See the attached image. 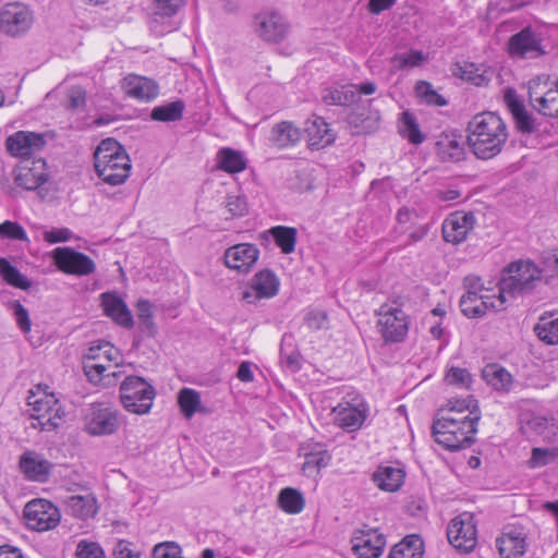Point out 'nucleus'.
<instances>
[{
	"instance_id": "58",
	"label": "nucleus",
	"mask_w": 558,
	"mask_h": 558,
	"mask_svg": "<svg viewBox=\"0 0 558 558\" xmlns=\"http://www.w3.org/2000/svg\"><path fill=\"white\" fill-rule=\"evenodd\" d=\"M349 122L355 129V132L352 133L353 135L368 134L378 128L377 119L371 117L360 119L357 116H351Z\"/></svg>"
},
{
	"instance_id": "3",
	"label": "nucleus",
	"mask_w": 558,
	"mask_h": 558,
	"mask_svg": "<svg viewBox=\"0 0 558 558\" xmlns=\"http://www.w3.org/2000/svg\"><path fill=\"white\" fill-rule=\"evenodd\" d=\"M476 432L474 421L437 417L433 423L435 441L449 451L470 447L475 441Z\"/></svg>"
},
{
	"instance_id": "45",
	"label": "nucleus",
	"mask_w": 558,
	"mask_h": 558,
	"mask_svg": "<svg viewBox=\"0 0 558 558\" xmlns=\"http://www.w3.org/2000/svg\"><path fill=\"white\" fill-rule=\"evenodd\" d=\"M415 93L427 105L442 107L447 105V100L439 95L429 84L425 81H420L415 85Z\"/></svg>"
},
{
	"instance_id": "25",
	"label": "nucleus",
	"mask_w": 558,
	"mask_h": 558,
	"mask_svg": "<svg viewBox=\"0 0 558 558\" xmlns=\"http://www.w3.org/2000/svg\"><path fill=\"white\" fill-rule=\"evenodd\" d=\"M509 52L521 58H535L543 53L539 39L529 27L510 38Z\"/></svg>"
},
{
	"instance_id": "22",
	"label": "nucleus",
	"mask_w": 558,
	"mask_h": 558,
	"mask_svg": "<svg viewBox=\"0 0 558 558\" xmlns=\"http://www.w3.org/2000/svg\"><path fill=\"white\" fill-rule=\"evenodd\" d=\"M125 94L141 101H150L159 95L158 84L148 77L130 74L123 80Z\"/></svg>"
},
{
	"instance_id": "20",
	"label": "nucleus",
	"mask_w": 558,
	"mask_h": 558,
	"mask_svg": "<svg viewBox=\"0 0 558 558\" xmlns=\"http://www.w3.org/2000/svg\"><path fill=\"white\" fill-rule=\"evenodd\" d=\"M526 535L522 527L507 526L496 539V546L502 558H519L526 550Z\"/></svg>"
},
{
	"instance_id": "17",
	"label": "nucleus",
	"mask_w": 558,
	"mask_h": 558,
	"mask_svg": "<svg viewBox=\"0 0 558 558\" xmlns=\"http://www.w3.org/2000/svg\"><path fill=\"white\" fill-rule=\"evenodd\" d=\"M119 424L117 411L96 404L92 407L86 430L94 436L110 435L118 429Z\"/></svg>"
},
{
	"instance_id": "23",
	"label": "nucleus",
	"mask_w": 558,
	"mask_h": 558,
	"mask_svg": "<svg viewBox=\"0 0 558 558\" xmlns=\"http://www.w3.org/2000/svg\"><path fill=\"white\" fill-rule=\"evenodd\" d=\"M366 405L363 402L356 404L349 402L340 403L335 409V420L341 428L348 432H354L361 428L366 420Z\"/></svg>"
},
{
	"instance_id": "64",
	"label": "nucleus",
	"mask_w": 558,
	"mask_h": 558,
	"mask_svg": "<svg viewBox=\"0 0 558 558\" xmlns=\"http://www.w3.org/2000/svg\"><path fill=\"white\" fill-rule=\"evenodd\" d=\"M68 98V109L78 110L86 104V92L80 86H74L69 90Z\"/></svg>"
},
{
	"instance_id": "44",
	"label": "nucleus",
	"mask_w": 558,
	"mask_h": 558,
	"mask_svg": "<svg viewBox=\"0 0 558 558\" xmlns=\"http://www.w3.org/2000/svg\"><path fill=\"white\" fill-rule=\"evenodd\" d=\"M462 144H468V149L483 160L490 159L501 151V142H462Z\"/></svg>"
},
{
	"instance_id": "57",
	"label": "nucleus",
	"mask_w": 558,
	"mask_h": 558,
	"mask_svg": "<svg viewBox=\"0 0 558 558\" xmlns=\"http://www.w3.org/2000/svg\"><path fill=\"white\" fill-rule=\"evenodd\" d=\"M425 60V56L422 51H410L409 53H401L395 57V62L399 69H407L418 66Z\"/></svg>"
},
{
	"instance_id": "48",
	"label": "nucleus",
	"mask_w": 558,
	"mask_h": 558,
	"mask_svg": "<svg viewBox=\"0 0 558 558\" xmlns=\"http://www.w3.org/2000/svg\"><path fill=\"white\" fill-rule=\"evenodd\" d=\"M0 238L16 240V241H28V236L24 228L16 221L5 220L0 223Z\"/></svg>"
},
{
	"instance_id": "15",
	"label": "nucleus",
	"mask_w": 558,
	"mask_h": 558,
	"mask_svg": "<svg viewBox=\"0 0 558 558\" xmlns=\"http://www.w3.org/2000/svg\"><path fill=\"white\" fill-rule=\"evenodd\" d=\"M475 216L471 211H454L442 223V236L446 242L459 244L474 228Z\"/></svg>"
},
{
	"instance_id": "1",
	"label": "nucleus",
	"mask_w": 558,
	"mask_h": 558,
	"mask_svg": "<svg viewBox=\"0 0 558 558\" xmlns=\"http://www.w3.org/2000/svg\"><path fill=\"white\" fill-rule=\"evenodd\" d=\"M543 270L531 260H517L509 264L502 271L499 281L498 304L490 303L496 311L504 308L509 298L532 293L542 282Z\"/></svg>"
},
{
	"instance_id": "54",
	"label": "nucleus",
	"mask_w": 558,
	"mask_h": 558,
	"mask_svg": "<svg viewBox=\"0 0 558 558\" xmlns=\"http://www.w3.org/2000/svg\"><path fill=\"white\" fill-rule=\"evenodd\" d=\"M185 0H155L154 14L162 17L174 15L184 4Z\"/></svg>"
},
{
	"instance_id": "16",
	"label": "nucleus",
	"mask_w": 558,
	"mask_h": 558,
	"mask_svg": "<svg viewBox=\"0 0 558 558\" xmlns=\"http://www.w3.org/2000/svg\"><path fill=\"white\" fill-rule=\"evenodd\" d=\"M468 130L472 135L486 136L487 140H499L507 137V126L502 119L494 112H482L473 117L469 122Z\"/></svg>"
},
{
	"instance_id": "61",
	"label": "nucleus",
	"mask_w": 558,
	"mask_h": 558,
	"mask_svg": "<svg viewBox=\"0 0 558 558\" xmlns=\"http://www.w3.org/2000/svg\"><path fill=\"white\" fill-rule=\"evenodd\" d=\"M226 207L232 217H242L247 213V203L242 196H228Z\"/></svg>"
},
{
	"instance_id": "14",
	"label": "nucleus",
	"mask_w": 558,
	"mask_h": 558,
	"mask_svg": "<svg viewBox=\"0 0 558 558\" xmlns=\"http://www.w3.org/2000/svg\"><path fill=\"white\" fill-rule=\"evenodd\" d=\"M46 160L34 158L31 162L20 163L14 170V182L25 190H36L48 181Z\"/></svg>"
},
{
	"instance_id": "30",
	"label": "nucleus",
	"mask_w": 558,
	"mask_h": 558,
	"mask_svg": "<svg viewBox=\"0 0 558 558\" xmlns=\"http://www.w3.org/2000/svg\"><path fill=\"white\" fill-rule=\"evenodd\" d=\"M84 373L88 380L94 385H102L104 387L116 385L121 372H109L108 367L100 363H85Z\"/></svg>"
},
{
	"instance_id": "47",
	"label": "nucleus",
	"mask_w": 558,
	"mask_h": 558,
	"mask_svg": "<svg viewBox=\"0 0 558 558\" xmlns=\"http://www.w3.org/2000/svg\"><path fill=\"white\" fill-rule=\"evenodd\" d=\"M558 458V448H533L529 460L530 468H541L554 462Z\"/></svg>"
},
{
	"instance_id": "56",
	"label": "nucleus",
	"mask_w": 558,
	"mask_h": 558,
	"mask_svg": "<svg viewBox=\"0 0 558 558\" xmlns=\"http://www.w3.org/2000/svg\"><path fill=\"white\" fill-rule=\"evenodd\" d=\"M153 558H183L182 549L174 542L160 543L154 547Z\"/></svg>"
},
{
	"instance_id": "39",
	"label": "nucleus",
	"mask_w": 558,
	"mask_h": 558,
	"mask_svg": "<svg viewBox=\"0 0 558 558\" xmlns=\"http://www.w3.org/2000/svg\"><path fill=\"white\" fill-rule=\"evenodd\" d=\"M487 299H471V296H462L460 300L461 312L469 318H480L484 316L488 308H493ZM497 304L496 302H494ZM494 310H496L494 307Z\"/></svg>"
},
{
	"instance_id": "21",
	"label": "nucleus",
	"mask_w": 558,
	"mask_h": 558,
	"mask_svg": "<svg viewBox=\"0 0 558 558\" xmlns=\"http://www.w3.org/2000/svg\"><path fill=\"white\" fill-rule=\"evenodd\" d=\"M19 464L26 478L39 483L48 481L52 469V463L35 451L24 452Z\"/></svg>"
},
{
	"instance_id": "13",
	"label": "nucleus",
	"mask_w": 558,
	"mask_h": 558,
	"mask_svg": "<svg viewBox=\"0 0 558 558\" xmlns=\"http://www.w3.org/2000/svg\"><path fill=\"white\" fill-rule=\"evenodd\" d=\"M351 543L359 558H378L386 545V538L377 529H362L353 534Z\"/></svg>"
},
{
	"instance_id": "2",
	"label": "nucleus",
	"mask_w": 558,
	"mask_h": 558,
	"mask_svg": "<svg viewBox=\"0 0 558 558\" xmlns=\"http://www.w3.org/2000/svg\"><path fill=\"white\" fill-rule=\"evenodd\" d=\"M94 159L98 177L110 185H120L130 175L131 160L120 142H99Z\"/></svg>"
},
{
	"instance_id": "29",
	"label": "nucleus",
	"mask_w": 558,
	"mask_h": 558,
	"mask_svg": "<svg viewBox=\"0 0 558 558\" xmlns=\"http://www.w3.org/2000/svg\"><path fill=\"white\" fill-rule=\"evenodd\" d=\"M404 472L399 468L380 466L373 474L376 485L387 492H396L403 483Z\"/></svg>"
},
{
	"instance_id": "32",
	"label": "nucleus",
	"mask_w": 558,
	"mask_h": 558,
	"mask_svg": "<svg viewBox=\"0 0 558 558\" xmlns=\"http://www.w3.org/2000/svg\"><path fill=\"white\" fill-rule=\"evenodd\" d=\"M5 144L7 151L11 156L20 158V163H24L38 158L37 154L43 150L46 142H5Z\"/></svg>"
},
{
	"instance_id": "8",
	"label": "nucleus",
	"mask_w": 558,
	"mask_h": 558,
	"mask_svg": "<svg viewBox=\"0 0 558 558\" xmlns=\"http://www.w3.org/2000/svg\"><path fill=\"white\" fill-rule=\"evenodd\" d=\"M549 78L537 76L529 83V96L531 104L544 116L558 118V84L556 88L547 90Z\"/></svg>"
},
{
	"instance_id": "63",
	"label": "nucleus",
	"mask_w": 558,
	"mask_h": 558,
	"mask_svg": "<svg viewBox=\"0 0 558 558\" xmlns=\"http://www.w3.org/2000/svg\"><path fill=\"white\" fill-rule=\"evenodd\" d=\"M78 558H105L104 550L96 543L81 542L77 546Z\"/></svg>"
},
{
	"instance_id": "27",
	"label": "nucleus",
	"mask_w": 558,
	"mask_h": 558,
	"mask_svg": "<svg viewBox=\"0 0 558 558\" xmlns=\"http://www.w3.org/2000/svg\"><path fill=\"white\" fill-rule=\"evenodd\" d=\"M424 542L417 534L405 536L401 542L396 544L388 558H423Z\"/></svg>"
},
{
	"instance_id": "51",
	"label": "nucleus",
	"mask_w": 558,
	"mask_h": 558,
	"mask_svg": "<svg viewBox=\"0 0 558 558\" xmlns=\"http://www.w3.org/2000/svg\"><path fill=\"white\" fill-rule=\"evenodd\" d=\"M64 414V411L61 409L58 402L57 405H54L50 410V413H48L47 416L43 420L41 417H39V423L34 424V426H39L43 430L56 429L60 426L61 422L63 421Z\"/></svg>"
},
{
	"instance_id": "37",
	"label": "nucleus",
	"mask_w": 558,
	"mask_h": 558,
	"mask_svg": "<svg viewBox=\"0 0 558 558\" xmlns=\"http://www.w3.org/2000/svg\"><path fill=\"white\" fill-rule=\"evenodd\" d=\"M302 450L304 451L303 454L305 458L303 463V471L307 473L318 471L320 468L326 466L331 459L328 451L319 445H316L315 448L311 451H305V448Z\"/></svg>"
},
{
	"instance_id": "11",
	"label": "nucleus",
	"mask_w": 558,
	"mask_h": 558,
	"mask_svg": "<svg viewBox=\"0 0 558 558\" xmlns=\"http://www.w3.org/2000/svg\"><path fill=\"white\" fill-rule=\"evenodd\" d=\"M33 22L27 7L22 3H9L0 9V32L17 36L26 32Z\"/></svg>"
},
{
	"instance_id": "42",
	"label": "nucleus",
	"mask_w": 558,
	"mask_h": 558,
	"mask_svg": "<svg viewBox=\"0 0 558 558\" xmlns=\"http://www.w3.org/2000/svg\"><path fill=\"white\" fill-rule=\"evenodd\" d=\"M178 402L185 417H192L201 407V396L191 388H183L178 396Z\"/></svg>"
},
{
	"instance_id": "5",
	"label": "nucleus",
	"mask_w": 558,
	"mask_h": 558,
	"mask_svg": "<svg viewBox=\"0 0 558 558\" xmlns=\"http://www.w3.org/2000/svg\"><path fill=\"white\" fill-rule=\"evenodd\" d=\"M377 328L385 342H401L409 331L408 315L393 304H383L376 312Z\"/></svg>"
},
{
	"instance_id": "33",
	"label": "nucleus",
	"mask_w": 558,
	"mask_h": 558,
	"mask_svg": "<svg viewBox=\"0 0 558 558\" xmlns=\"http://www.w3.org/2000/svg\"><path fill=\"white\" fill-rule=\"evenodd\" d=\"M278 504L284 512L296 514L304 509L305 500L298 489L286 487L279 493Z\"/></svg>"
},
{
	"instance_id": "46",
	"label": "nucleus",
	"mask_w": 558,
	"mask_h": 558,
	"mask_svg": "<svg viewBox=\"0 0 558 558\" xmlns=\"http://www.w3.org/2000/svg\"><path fill=\"white\" fill-rule=\"evenodd\" d=\"M136 315L140 320L141 328L153 336L155 330L153 304L148 300H138L136 303Z\"/></svg>"
},
{
	"instance_id": "50",
	"label": "nucleus",
	"mask_w": 558,
	"mask_h": 558,
	"mask_svg": "<svg viewBox=\"0 0 558 558\" xmlns=\"http://www.w3.org/2000/svg\"><path fill=\"white\" fill-rule=\"evenodd\" d=\"M446 380L450 385L468 389L471 387L472 376L466 368L451 367L446 374Z\"/></svg>"
},
{
	"instance_id": "4",
	"label": "nucleus",
	"mask_w": 558,
	"mask_h": 558,
	"mask_svg": "<svg viewBox=\"0 0 558 558\" xmlns=\"http://www.w3.org/2000/svg\"><path fill=\"white\" fill-rule=\"evenodd\" d=\"M155 397V388L138 376H128L120 386L121 402L131 413L140 415L148 413Z\"/></svg>"
},
{
	"instance_id": "40",
	"label": "nucleus",
	"mask_w": 558,
	"mask_h": 558,
	"mask_svg": "<svg viewBox=\"0 0 558 558\" xmlns=\"http://www.w3.org/2000/svg\"><path fill=\"white\" fill-rule=\"evenodd\" d=\"M27 403L33 408V411L38 415L36 416L37 422L39 423V417L45 418L50 410L57 405L58 399L53 395L44 393L43 397L37 398L34 390H29V396L27 397Z\"/></svg>"
},
{
	"instance_id": "31",
	"label": "nucleus",
	"mask_w": 558,
	"mask_h": 558,
	"mask_svg": "<svg viewBox=\"0 0 558 558\" xmlns=\"http://www.w3.org/2000/svg\"><path fill=\"white\" fill-rule=\"evenodd\" d=\"M217 166L228 173H239L245 170L246 159L241 151L226 147L217 154Z\"/></svg>"
},
{
	"instance_id": "52",
	"label": "nucleus",
	"mask_w": 558,
	"mask_h": 558,
	"mask_svg": "<svg viewBox=\"0 0 558 558\" xmlns=\"http://www.w3.org/2000/svg\"><path fill=\"white\" fill-rule=\"evenodd\" d=\"M64 414V411L61 409L58 402L57 405H54L50 410V413H48L47 416L43 420L41 417H39V423L34 424V426H39L43 430L56 429L60 426L61 422L63 421Z\"/></svg>"
},
{
	"instance_id": "38",
	"label": "nucleus",
	"mask_w": 558,
	"mask_h": 558,
	"mask_svg": "<svg viewBox=\"0 0 558 558\" xmlns=\"http://www.w3.org/2000/svg\"><path fill=\"white\" fill-rule=\"evenodd\" d=\"M0 275L7 283L15 288L27 290L31 287V281L5 258H0Z\"/></svg>"
},
{
	"instance_id": "53",
	"label": "nucleus",
	"mask_w": 558,
	"mask_h": 558,
	"mask_svg": "<svg viewBox=\"0 0 558 558\" xmlns=\"http://www.w3.org/2000/svg\"><path fill=\"white\" fill-rule=\"evenodd\" d=\"M399 129L404 136H408V140H422L415 118L408 111L401 114Z\"/></svg>"
},
{
	"instance_id": "62",
	"label": "nucleus",
	"mask_w": 558,
	"mask_h": 558,
	"mask_svg": "<svg viewBox=\"0 0 558 558\" xmlns=\"http://www.w3.org/2000/svg\"><path fill=\"white\" fill-rule=\"evenodd\" d=\"M72 235V231L68 228H53L43 233L44 240L51 244L66 242L71 240Z\"/></svg>"
},
{
	"instance_id": "41",
	"label": "nucleus",
	"mask_w": 558,
	"mask_h": 558,
	"mask_svg": "<svg viewBox=\"0 0 558 558\" xmlns=\"http://www.w3.org/2000/svg\"><path fill=\"white\" fill-rule=\"evenodd\" d=\"M534 332L543 342L558 344V318L549 320L542 316L534 327Z\"/></svg>"
},
{
	"instance_id": "36",
	"label": "nucleus",
	"mask_w": 558,
	"mask_h": 558,
	"mask_svg": "<svg viewBox=\"0 0 558 558\" xmlns=\"http://www.w3.org/2000/svg\"><path fill=\"white\" fill-rule=\"evenodd\" d=\"M436 153L442 161H460L464 158L468 144L462 142H436Z\"/></svg>"
},
{
	"instance_id": "10",
	"label": "nucleus",
	"mask_w": 558,
	"mask_h": 558,
	"mask_svg": "<svg viewBox=\"0 0 558 558\" xmlns=\"http://www.w3.org/2000/svg\"><path fill=\"white\" fill-rule=\"evenodd\" d=\"M256 34L265 41L278 43L286 38L289 25L278 11H264L255 15Z\"/></svg>"
},
{
	"instance_id": "49",
	"label": "nucleus",
	"mask_w": 558,
	"mask_h": 558,
	"mask_svg": "<svg viewBox=\"0 0 558 558\" xmlns=\"http://www.w3.org/2000/svg\"><path fill=\"white\" fill-rule=\"evenodd\" d=\"M304 324L311 330H322L329 328L328 315L322 310H311L304 316Z\"/></svg>"
},
{
	"instance_id": "24",
	"label": "nucleus",
	"mask_w": 558,
	"mask_h": 558,
	"mask_svg": "<svg viewBox=\"0 0 558 558\" xmlns=\"http://www.w3.org/2000/svg\"><path fill=\"white\" fill-rule=\"evenodd\" d=\"M505 102L513 118L515 126L523 134H530L535 129V120L525 109L524 104L519 98L517 92L508 88L504 96Z\"/></svg>"
},
{
	"instance_id": "7",
	"label": "nucleus",
	"mask_w": 558,
	"mask_h": 558,
	"mask_svg": "<svg viewBox=\"0 0 558 558\" xmlns=\"http://www.w3.org/2000/svg\"><path fill=\"white\" fill-rule=\"evenodd\" d=\"M449 543L462 553L472 551L477 543L474 517L470 512H463L452 519L447 527Z\"/></svg>"
},
{
	"instance_id": "28",
	"label": "nucleus",
	"mask_w": 558,
	"mask_h": 558,
	"mask_svg": "<svg viewBox=\"0 0 558 558\" xmlns=\"http://www.w3.org/2000/svg\"><path fill=\"white\" fill-rule=\"evenodd\" d=\"M484 380L497 391L508 392L512 385V375L498 364L486 365L482 372Z\"/></svg>"
},
{
	"instance_id": "18",
	"label": "nucleus",
	"mask_w": 558,
	"mask_h": 558,
	"mask_svg": "<svg viewBox=\"0 0 558 558\" xmlns=\"http://www.w3.org/2000/svg\"><path fill=\"white\" fill-rule=\"evenodd\" d=\"M279 284V279L274 271L263 269L254 275L251 280V290L244 291L242 299L247 303H253L258 299H270L277 295Z\"/></svg>"
},
{
	"instance_id": "34",
	"label": "nucleus",
	"mask_w": 558,
	"mask_h": 558,
	"mask_svg": "<svg viewBox=\"0 0 558 558\" xmlns=\"http://www.w3.org/2000/svg\"><path fill=\"white\" fill-rule=\"evenodd\" d=\"M184 108L185 105L182 100L163 104L151 110L150 118L154 121L160 122L179 121L183 116Z\"/></svg>"
},
{
	"instance_id": "12",
	"label": "nucleus",
	"mask_w": 558,
	"mask_h": 558,
	"mask_svg": "<svg viewBox=\"0 0 558 558\" xmlns=\"http://www.w3.org/2000/svg\"><path fill=\"white\" fill-rule=\"evenodd\" d=\"M65 512L81 520L94 518L98 512L96 496L87 488L78 487V493L61 497Z\"/></svg>"
},
{
	"instance_id": "6",
	"label": "nucleus",
	"mask_w": 558,
	"mask_h": 558,
	"mask_svg": "<svg viewBox=\"0 0 558 558\" xmlns=\"http://www.w3.org/2000/svg\"><path fill=\"white\" fill-rule=\"evenodd\" d=\"M24 519L29 529L45 532L58 526L61 513L57 506L47 499H33L24 507Z\"/></svg>"
},
{
	"instance_id": "26",
	"label": "nucleus",
	"mask_w": 558,
	"mask_h": 558,
	"mask_svg": "<svg viewBox=\"0 0 558 558\" xmlns=\"http://www.w3.org/2000/svg\"><path fill=\"white\" fill-rule=\"evenodd\" d=\"M101 305L105 314L118 325L129 329L133 327L134 322L131 311L121 298L111 293H104Z\"/></svg>"
},
{
	"instance_id": "59",
	"label": "nucleus",
	"mask_w": 558,
	"mask_h": 558,
	"mask_svg": "<svg viewBox=\"0 0 558 558\" xmlns=\"http://www.w3.org/2000/svg\"><path fill=\"white\" fill-rule=\"evenodd\" d=\"M446 411H454L463 414L465 411H469L470 416L474 414H480L476 409L475 400L471 397L465 399H452L448 401V409Z\"/></svg>"
},
{
	"instance_id": "9",
	"label": "nucleus",
	"mask_w": 558,
	"mask_h": 558,
	"mask_svg": "<svg viewBox=\"0 0 558 558\" xmlns=\"http://www.w3.org/2000/svg\"><path fill=\"white\" fill-rule=\"evenodd\" d=\"M52 257L57 267L65 274L87 276L96 268L90 257L71 247H57L52 252Z\"/></svg>"
},
{
	"instance_id": "35",
	"label": "nucleus",
	"mask_w": 558,
	"mask_h": 558,
	"mask_svg": "<svg viewBox=\"0 0 558 558\" xmlns=\"http://www.w3.org/2000/svg\"><path fill=\"white\" fill-rule=\"evenodd\" d=\"M268 232L282 253L290 254L294 251L296 243V230L294 228L277 226L272 227Z\"/></svg>"
},
{
	"instance_id": "43",
	"label": "nucleus",
	"mask_w": 558,
	"mask_h": 558,
	"mask_svg": "<svg viewBox=\"0 0 558 558\" xmlns=\"http://www.w3.org/2000/svg\"><path fill=\"white\" fill-rule=\"evenodd\" d=\"M304 132L308 140H324L326 136H333L332 130L327 122L318 116H312L305 122Z\"/></svg>"
},
{
	"instance_id": "60",
	"label": "nucleus",
	"mask_w": 558,
	"mask_h": 558,
	"mask_svg": "<svg viewBox=\"0 0 558 558\" xmlns=\"http://www.w3.org/2000/svg\"><path fill=\"white\" fill-rule=\"evenodd\" d=\"M12 310L20 329L23 332H28L32 326L28 311L19 301L12 303Z\"/></svg>"
},
{
	"instance_id": "55",
	"label": "nucleus",
	"mask_w": 558,
	"mask_h": 558,
	"mask_svg": "<svg viewBox=\"0 0 558 558\" xmlns=\"http://www.w3.org/2000/svg\"><path fill=\"white\" fill-rule=\"evenodd\" d=\"M272 136L276 140H298L301 136V130L290 121H282L272 128Z\"/></svg>"
},
{
	"instance_id": "19",
	"label": "nucleus",
	"mask_w": 558,
	"mask_h": 558,
	"mask_svg": "<svg viewBox=\"0 0 558 558\" xmlns=\"http://www.w3.org/2000/svg\"><path fill=\"white\" fill-rule=\"evenodd\" d=\"M225 265L239 272H248L259 257V250L250 243L235 244L225 252Z\"/></svg>"
}]
</instances>
